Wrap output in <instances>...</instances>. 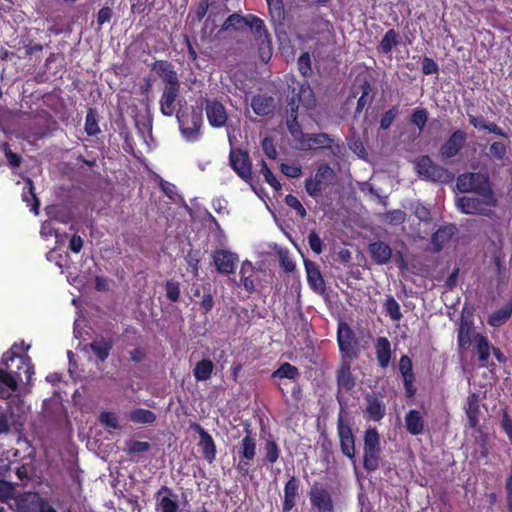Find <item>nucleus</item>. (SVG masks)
I'll return each mask as SVG.
<instances>
[{"label":"nucleus","mask_w":512,"mask_h":512,"mask_svg":"<svg viewBox=\"0 0 512 512\" xmlns=\"http://www.w3.org/2000/svg\"><path fill=\"white\" fill-rule=\"evenodd\" d=\"M213 369V362L209 359H203L195 365L193 375L197 381H206L211 377Z\"/></svg>","instance_id":"nucleus-33"},{"label":"nucleus","mask_w":512,"mask_h":512,"mask_svg":"<svg viewBox=\"0 0 512 512\" xmlns=\"http://www.w3.org/2000/svg\"><path fill=\"white\" fill-rule=\"evenodd\" d=\"M334 141V138L327 133L305 134L297 149L302 151L332 149L333 153H335L333 148Z\"/></svg>","instance_id":"nucleus-10"},{"label":"nucleus","mask_w":512,"mask_h":512,"mask_svg":"<svg viewBox=\"0 0 512 512\" xmlns=\"http://www.w3.org/2000/svg\"><path fill=\"white\" fill-rule=\"evenodd\" d=\"M16 347L17 345L15 343L3 357L4 365L9 371L0 369V385H4L12 392L17 391L19 382L23 381L21 373L19 372L21 368H24L27 382H30L34 374V366L31 362V358L28 355H16L14 352ZM10 396L11 392L0 386V398L8 399Z\"/></svg>","instance_id":"nucleus-1"},{"label":"nucleus","mask_w":512,"mask_h":512,"mask_svg":"<svg viewBox=\"0 0 512 512\" xmlns=\"http://www.w3.org/2000/svg\"><path fill=\"white\" fill-rule=\"evenodd\" d=\"M166 297L170 302H177L180 298V283L173 279L165 283Z\"/></svg>","instance_id":"nucleus-45"},{"label":"nucleus","mask_w":512,"mask_h":512,"mask_svg":"<svg viewBox=\"0 0 512 512\" xmlns=\"http://www.w3.org/2000/svg\"><path fill=\"white\" fill-rule=\"evenodd\" d=\"M99 420L106 427L113 429L120 428L118 418L112 412H102L99 416Z\"/></svg>","instance_id":"nucleus-55"},{"label":"nucleus","mask_w":512,"mask_h":512,"mask_svg":"<svg viewBox=\"0 0 512 512\" xmlns=\"http://www.w3.org/2000/svg\"><path fill=\"white\" fill-rule=\"evenodd\" d=\"M254 267L251 262L245 261L243 262L240 270V284L243 285L245 290L249 293H252L255 290L254 280Z\"/></svg>","instance_id":"nucleus-32"},{"label":"nucleus","mask_w":512,"mask_h":512,"mask_svg":"<svg viewBox=\"0 0 512 512\" xmlns=\"http://www.w3.org/2000/svg\"><path fill=\"white\" fill-rule=\"evenodd\" d=\"M208 122L213 127L224 126V104L217 99L201 98Z\"/></svg>","instance_id":"nucleus-13"},{"label":"nucleus","mask_w":512,"mask_h":512,"mask_svg":"<svg viewBox=\"0 0 512 512\" xmlns=\"http://www.w3.org/2000/svg\"><path fill=\"white\" fill-rule=\"evenodd\" d=\"M83 239L81 236L74 234L69 241V250L75 254L80 253L83 248Z\"/></svg>","instance_id":"nucleus-64"},{"label":"nucleus","mask_w":512,"mask_h":512,"mask_svg":"<svg viewBox=\"0 0 512 512\" xmlns=\"http://www.w3.org/2000/svg\"><path fill=\"white\" fill-rule=\"evenodd\" d=\"M150 443L149 442H144V441H137V440H128L126 442V447L124 449V451L127 453V454H137V453H143V452H147L150 450Z\"/></svg>","instance_id":"nucleus-43"},{"label":"nucleus","mask_w":512,"mask_h":512,"mask_svg":"<svg viewBox=\"0 0 512 512\" xmlns=\"http://www.w3.org/2000/svg\"><path fill=\"white\" fill-rule=\"evenodd\" d=\"M248 30H251L253 33L258 35L259 37H262L264 34H266L264 22L256 16H251V15L249 16Z\"/></svg>","instance_id":"nucleus-50"},{"label":"nucleus","mask_w":512,"mask_h":512,"mask_svg":"<svg viewBox=\"0 0 512 512\" xmlns=\"http://www.w3.org/2000/svg\"><path fill=\"white\" fill-rule=\"evenodd\" d=\"M335 178L334 170L327 164H322L313 177L305 180V190L309 196L316 198L322 190L329 186Z\"/></svg>","instance_id":"nucleus-6"},{"label":"nucleus","mask_w":512,"mask_h":512,"mask_svg":"<svg viewBox=\"0 0 512 512\" xmlns=\"http://www.w3.org/2000/svg\"><path fill=\"white\" fill-rule=\"evenodd\" d=\"M490 155L498 160H502L506 155V146L501 142H494L490 146Z\"/></svg>","instance_id":"nucleus-59"},{"label":"nucleus","mask_w":512,"mask_h":512,"mask_svg":"<svg viewBox=\"0 0 512 512\" xmlns=\"http://www.w3.org/2000/svg\"><path fill=\"white\" fill-rule=\"evenodd\" d=\"M203 107L192 108L190 112L179 110L176 114L180 131L187 141L194 142L200 137L203 123Z\"/></svg>","instance_id":"nucleus-3"},{"label":"nucleus","mask_w":512,"mask_h":512,"mask_svg":"<svg viewBox=\"0 0 512 512\" xmlns=\"http://www.w3.org/2000/svg\"><path fill=\"white\" fill-rule=\"evenodd\" d=\"M280 169L289 178H299L302 175V168L297 164L282 163Z\"/></svg>","instance_id":"nucleus-51"},{"label":"nucleus","mask_w":512,"mask_h":512,"mask_svg":"<svg viewBox=\"0 0 512 512\" xmlns=\"http://www.w3.org/2000/svg\"><path fill=\"white\" fill-rule=\"evenodd\" d=\"M467 139V134L462 130L454 131L451 136L443 143L440 148V155L444 159L456 156L463 148Z\"/></svg>","instance_id":"nucleus-14"},{"label":"nucleus","mask_w":512,"mask_h":512,"mask_svg":"<svg viewBox=\"0 0 512 512\" xmlns=\"http://www.w3.org/2000/svg\"><path fill=\"white\" fill-rule=\"evenodd\" d=\"M364 450H380V438L375 428H369L365 431Z\"/></svg>","instance_id":"nucleus-40"},{"label":"nucleus","mask_w":512,"mask_h":512,"mask_svg":"<svg viewBox=\"0 0 512 512\" xmlns=\"http://www.w3.org/2000/svg\"><path fill=\"white\" fill-rule=\"evenodd\" d=\"M385 308L392 320L397 321L402 317L400 306L393 297H390L386 300Z\"/></svg>","instance_id":"nucleus-48"},{"label":"nucleus","mask_w":512,"mask_h":512,"mask_svg":"<svg viewBox=\"0 0 512 512\" xmlns=\"http://www.w3.org/2000/svg\"><path fill=\"white\" fill-rule=\"evenodd\" d=\"M299 375V371L298 369L289 364V363H284L282 364L273 374L272 376L273 377H277V378H280V379H295L297 376Z\"/></svg>","instance_id":"nucleus-42"},{"label":"nucleus","mask_w":512,"mask_h":512,"mask_svg":"<svg viewBox=\"0 0 512 512\" xmlns=\"http://www.w3.org/2000/svg\"><path fill=\"white\" fill-rule=\"evenodd\" d=\"M288 105L290 107V112L287 118V127L296 143V148H298L300 141H302L306 133H303L301 131L300 126L297 122V107L295 106L294 98H292L291 101H289Z\"/></svg>","instance_id":"nucleus-23"},{"label":"nucleus","mask_w":512,"mask_h":512,"mask_svg":"<svg viewBox=\"0 0 512 512\" xmlns=\"http://www.w3.org/2000/svg\"><path fill=\"white\" fill-rule=\"evenodd\" d=\"M337 432L340 440V447L342 453L349 459H355V441L351 427L344 422L343 416L340 413L337 422Z\"/></svg>","instance_id":"nucleus-9"},{"label":"nucleus","mask_w":512,"mask_h":512,"mask_svg":"<svg viewBox=\"0 0 512 512\" xmlns=\"http://www.w3.org/2000/svg\"><path fill=\"white\" fill-rule=\"evenodd\" d=\"M299 481L296 477L292 476L287 481L284 487V498H283V512H289L296 505V499L298 497Z\"/></svg>","instance_id":"nucleus-21"},{"label":"nucleus","mask_w":512,"mask_h":512,"mask_svg":"<svg viewBox=\"0 0 512 512\" xmlns=\"http://www.w3.org/2000/svg\"><path fill=\"white\" fill-rule=\"evenodd\" d=\"M308 243L311 248V250L316 253L320 254L323 251V242L319 235L315 231H311L308 235Z\"/></svg>","instance_id":"nucleus-56"},{"label":"nucleus","mask_w":512,"mask_h":512,"mask_svg":"<svg viewBox=\"0 0 512 512\" xmlns=\"http://www.w3.org/2000/svg\"><path fill=\"white\" fill-rule=\"evenodd\" d=\"M216 0H202L197 9L199 19L203 18L208 10L215 4ZM204 33L214 39H222L224 34V16L221 13H213L211 10L204 23Z\"/></svg>","instance_id":"nucleus-4"},{"label":"nucleus","mask_w":512,"mask_h":512,"mask_svg":"<svg viewBox=\"0 0 512 512\" xmlns=\"http://www.w3.org/2000/svg\"><path fill=\"white\" fill-rule=\"evenodd\" d=\"M230 165L239 177H241L245 182L250 183L252 180V167L247 152L239 149H231Z\"/></svg>","instance_id":"nucleus-8"},{"label":"nucleus","mask_w":512,"mask_h":512,"mask_svg":"<svg viewBox=\"0 0 512 512\" xmlns=\"http://www.w3.org/2000/svg\"><path fill=\"white\" fill-rule=\"evenodd\" d=\"M151 70L162 80L165 84L164 87L180 86L178 74L171 62L167 60H156L152 63Z\"/></svg>","instance_id":"nucleus-11"},{"label":"nucleus","mask_w":512,"mask_h":512,"mask_svg":"<svg viewBox=\"0 0 512 512\" xmlns=\"http://www.w3.org/2000/svg\"><path fill=\"white\" fill-rule=\"evenodd\" d=\"M424 413L420 410H410L405 415V427L411 435H420L424 431Z\"/></svg>","instance_id":"nucleus-22"},{"label":"nucleus","mask_w":512,"mask_h":512,"mask_svg":"<svg viewBox=\"0 0 512 512\" xmlns=\"http://www.w3.org/2000/svg\"><path fill=\"white\" fill-rule=\"evenodd\" d=\"M262 149L268 158L276 159L277 150H276L273 140L271 138L266 137L263 139Z\"/></svg>","instance_id":"nucleus-58"},{"label":"nucleus","mask_w":512,"mask_h":512,"mask_svg":"<svg viewBox=\"0 0 512 512\" xmlns=\"http://www.w3.org/2000/svg\"><path fill=\"white\" fill-rule=\"evenodd\" d=\"M368 250L373 261L379 265L388 263L392 257L391 247L383 241L370 243Z\"/></svg>","instance_id":"nucleus-19"},{"label":"nucleus","mask_w":512,"mask_h":512,"mask_svg":"<svg viewBox=\"0 0 512 512\" xmlns=\"http://www.w3.org/2000/svg\"><path fill=\"white\" fill-rule=\"evenodd\" d=\"M376 357L382 368L389 365L391 359V345L386 337H379L375 343Z\"/></svg>","instance_id":"nucleus-28"},{"label":"nucleus","mask_w":512,"mask_h":512,"mask_svg":"<svg viewBox=\"0 0 512 512\" xmlns=\"http://www.w3.org/2000/svg\"><path fill=\"white\" fill-rule=\"evenodd\" d=\"M192 428L200 435L199 447L204 457L212 460L215 457V445L212 437L199 424H194Z\"/></svg>","instance_id":"nucleus-24"},{"label":"nucleus","mask_w":512,"mask_h":512,"mask_svg":"<svg viewBox=\"0 0 512 512\" xmlns=\"http://www.w3.org/2000/svg\"><path fill=\"white\" fill-rule=\"evenodd\" d=\"M474 333L471 322L462 320L458 330V343L459 347L466 349L469 348L471 343L474 342Z\"/></svg>","instance_id":"nucleus-30"},{"label":"nucleus","mask_w":512,"mask_h":512,"mask_svg":"<svg viewBox=\"0 0 512 512\" xmlns=\"http://www.w3.org/2000/svg\"><path fill=\"white\" fill-rule=\"evenodd\" d=\"M399 370L403 378H408V380H410L411 376H414L412 371V362L408 356L403 355L400 358Z\"/></svg>","instance_id":"nucleus-54"},{"label":"nucleus","mask_w":512,"mask_h":512,"mask_svg":"<svg viewBox=\"0 0 512 512\" xmlns=\"http://www.w3.org/2000/svg\"><path fill=\"white\" fill-rule=\"evenodd\" d=\"M337 338L341 351L349 354L352 350L353 332L347 324H339Z\"/></svg>","instance_id":"nucleus-31"},{"label":"nucleus","mask_w":512,"mask_h":512,"mask_svg":"<svg viewBox=\"0 0 512 512\" xmlns=\"http://www.w3.org/2000/svg\"><path fill=\"white\" fill-rule=\"evenodd\" d=\"M511 313L512 304L507 303L504 307L490 315L488 323L493 327H499L507 321V319L511 316Z\"/></svg>","instance_id":"nucleus-35"},{"label":"nucleus","mask_w":512,"mask_h":512,"mask_svg":"<svg viewBox=\"0 0 512 512\" xmlns=\"http://www.w3.org/2000/svg\"><path fill=\"white\" fill-rule=\"evenodd\" d=\"M338 384L340 387L350 390L354 386V381L351 378L349 371H342L338 377Z\"/></svg>","instance_id":"nucleus-60"},{"label":"nucleus","mask_w":512,"mask_h":512,"mask_svg":"<svg viewBox=\"0 0 512 512\" xmlns=\"http://www.w3.org/2000/svg\"><path fill=\"white\" fill-rule=\"evenodd\" d=\"M261 173L264 176L265 181L276 191H280L282 186L280 182L277 180L272 171L268 168L265 161L261 162Z\"/></svg>","instance_id":"nucleus-46"},{"label":"nucleus","mask_w":512,"mask_h":512,"mask_svg":"<svg viewBox=\"0 0 512 512\" xmlns=\"http://www.w3.org/2000/svg\"><path fill=\"white\" fill-rule=\"evenodd\" d=\"M129 419L134 423L152 424L156 420V415L150 410L137 408L130 413Z\"/></svg>","instance_id":"nucleus-36"},{"label":"nucleus","mask_w":512,"mask_h":512,"mask_svg":"<svg viewBox=\"0 0 512 512\" xmlns=\"http://www.w3.org/2000/svg\"><path fill=\"white\" fill-rule=\"evenodd\" d=\"M84 130L88 136H96L101 132L96 111L92 108H89L87 111Z\"/></svg>","instance_id":"nucleus-38"},{"label":"nucleus","mask_w":512,"mask_h":512,"mask_svg":"<svg viewBox=\"0 0 512 512\" xmlns=\"http://www.w3.org/2000/svg\"><path fill=\"white\" fill-rule=\"evenodd\" d=\"M406 219V213L402 210L388 211L384 214L383 220L391 225L402 224Z\"/></svg>","instance_id":"nucleus-47"},{"label":"nucleus","mask_w":512,"mask_h":512,"mask_svg":"<svg viewBox=\"0 0 512 512\" xmlns=\"http://www.w3.org/2000/svg\"><path fill=\"white\" fill-rule=\"evenodd\" d=\"M1 150L2 152L4 153L5 155V158L8 162V165L11 167V168H18L21 163H22V157L17 154V153H14L11 149H10V146L7 142H4L1 144Z\"/></svg>","instance_id":"nucleus-44"},{"label":"nucleus","mask_w":512,"mask_h":512,"mask_svg":"<svg viewBox=\"0 0 512 512\" xmlns=\"http://www.w3.org/2000/svg\"><path fill=\"white\" fill-rule=\"evenodd\" d=\"M415 166L420 176L433 182L448 183L454 178V175L449 170L435 164L429 156L418 158Z\"/></svg>","instance_id":"nucleus-5"},{"label":"nucleus","mask_w":512,"mask_h":512,"mask_svg":"<svg viewBox=\"0 0 512 512\" xmlns=\"http://www.w3.org/2000/svg\"><path fill=\"white\" fill-rule=\"evenodd\" d=\"M366 402L367 417L373 421H380L385 415V406L382 401L373 395H367Z\"/></svg>","instance_id":"nucleus-27"},{"label":"nucleus","mask_w":512,"mask_h":512,"mask_svg":"<svg viewBox=\"0 0 512 512\" xmlns=\"http://www.w3.org/2000/svg\"><path fill=\"white\" fill-rule=\"evenodd\" d=\"M496 203L497 200L493 192L478 193L474 196H463L456 201V205L461 212L484 216H490Z\"/></svg>","instance_id":"nucleus-2"},{"label":"nucleus","mask_w":512,"mask_h":512,"mask_svg":"<svg viewBox=\"0 0 512 512\" xmlns=\"http://www.w3.org/2000/svg\"><path fill=\"white\" fill-rule=\"evenodd\" d=\"M251 107L259 116H266L273 111L274 99L270 96L258 95L252 99Z\"/></svg>","instance_id":"nucleus-29"},{"label":"nucleus","mask_w":512,"mask_h":512,"mask_svg":"<svg viewBox=\"0 0 512 512\" xmlns=\"http://www.w3.org/2000/svg\"><path fill=\"white\" fill-rule=\"evenodd\" d=\"M305 270L307 281L310 287L317 293H323L325 290V282L316 263L305 260Z\"/></svg>","instance_id":"nucleus-20"},{"label":"nucleus","mask_w":512,"mask_h":512,"mask_svg":"<svg viewBox=\"0 0 512 512\" xmlns=\"http://www.w3.org/2000/svg\"><path fill=\"white\" fill-rule=\"evenodd\" d=\"M309 497L312 512H334L331 494L325 488L314 486L309 493Z\"/></svg>","instance_id":"nucleus-12"},{"label":"nucleus","mask_w":512,"mask_h":512,"mask_svg":"<svg viewBox=\"0 0 512 512\" xmlns=\"http://www.w3.org/2000/svg\"><path fill=\"white\" fill-rule=\"evenodd\" d=\"M239 456L240 461L238 463V470L242 474L248 473L249 470V464L248 462L252 460L256 453V444L255 440L252 439L250 436H246L242 439L241 445L239 447Z\"/></svg>","instance_id":"nucleus-15"},{"label":"nucleus","mask_w":512,"mask_h":512,"mask_svg":"<svg viewBox=\"0 0 512 512\" xmlns=\"http://www.w3.org/2000/svg\"><path fill=\"white\" fill-rule=\"evenodd\" d=\"M422 71L425 75H431L438 72V65L434 60L424 57L422 62Z\"/></svg>","instance_id":"nucleus-61"},{"label":"nucleus","mask_w":512,"mask_h":512,"mask_svg":"<svg viewBox=\"0 0 512 512\" xmlns=\"http://www.w3.org/2000/svg\"><path fill=\"white\" fill-rule=\"evenodd\" d=\"M248 19L249 16L244 17L239 14H232L226 18V30L231 27L240 31L248 30Z\"/></svg>","instance_id":"nucleus-41"},{"label":"nucleus","mask_w":512,"mask_h":512,"mask_svg":"<svg viewBox=\"0 0 512 512\" xmlns=\"http://www.w3.org/2000/svg\"><path fill=\"white\" fill-rule=\"evenodd\" d=\"M293 95L290 100L294 98L295 103L298 102L302 104L306 109H312L316 105V99L312 89L309 84L305 81L303 83H298L297 86H292ZM298 108V106L295 104Z\"/></svg>","instance_id":"nucleus-16"},{"label":"nucleus","mask_w":512,"mask_h":512,"mask_svg":"<svg viewBox=\"0 0 512 512\" xmlns=\"http://www.w3.org/2000/svg\"><path fill=\"white\" fill-rule=\"evenodd\" d=\"M114 346V341L111 338H96L90 343V349L100 362H104L110 354Z\"/></svg>","instance_id":"nucleus-25"},{"label":"nucleus","mask_w":512,"mask_h":512,"mask_svg":"<svg viewBox=\"0 0 512 512\" xmlns=\"http://www.w3.org/2000/svg\"><path fill=\"white\" fill-rule=\"evenodd\" d=\"M180 94V86L164 87L159 104L164 116L171 117L176 110V100Z\"/></svg>","instance_id":"nucleus-18"},{"label":"nucleus","mask_w":512,"mask_h":512,"mask_svg":"<svg viewBox=\"0 0 512 512\" xmlns=\"http://www.w3.org/2000/svg\"><path fill=\"white\" fill-rule=\"evenodd\" d=\"M266 459L270 463H275L279 458V448L274 440L268 439L265 444Z\"/></svg>","instance_id":"nucleus-49"},{"label":"nucleus","mask_w":512,"mask_h":512,"mask_svg":"<svg viewBox=\"0 0 512 512\" xmlns=\"http://www.w3.org/2000/svg\"><path fill=\"white\" fill-rule=\"evenodd\" d=\"M396 113H397V111L395 108L390 109L387 112H385V114L381 118L380 127L382 129L389 128L396 117Z\"/></svg>","instance_id":"nucleus-63"},{"label":"nucleus","mask_w":512,"mask_h":512,"mask_svg":"<svg viewBox=\"0 0 512 512\" xmlns=\"http://www.w3.org/2000/svg\"><path fill=\"white\" fill-rule=\"evenodd\" d=\"M475 433L477 434L475 436V438H476V443L480 448V454H481V456L485 457L488 453V449H487V445H486L487 435L482 433V431H480V430H476Z\"/></svg>","instance_id":"nucleus-62"},{"label":"nucleus","mask_w":512,"mask_h":512,"mask_svg":"<svg viewBox=\"0 0 512 512\" xmlns=\"http://www.w3.org/2000/svg\"><path fill=\"white\" fill-rule=\"evenodd\" d=\"M285 203L299 214L300 217L304 218L307 215L306 209L301 204V202L298 200V198L294 195H287L285 197Z\"/></svg>","instance_id":"nucleus-52"},{"label":"nucleus","mask_w":512,"mask_h":512,"mask_svg":"<svg viewBox=\"0 0 512 512\" xmlns=\"http://www.w3.org/2000/svg\"><path fill=\"white\" fill-rule=\"evenodd\" d=\"M272 17L280 19L283 15L282 0H266Z\"/></svg>","instance_id":"nucleus-57"},{"label":"nucleus","mask_w":512,"mask_h":512,"mask_svg":"<svg viewBox=\"0 0 512 512\" xmlns=\"http://www.w3.org/2000/svg\"><path fill=\"white\" fill-rule=\"evenodd\" d=\"M380 464V450H364L363 465L369 471H374Z\"/></svg>","instance_id":"nucleus-39"},{"label":"nucleus","mask_w":512,"mask_h":512,"mask_svg":"<svg viewBox=\"0 0 512 512\" xmlns=\"http://www.w3.org/2000/svg\"><path fill=\"white\" fill-rule=\"evenodd\" d=\"M465 413L467 416L466 427L475 429L479 423V397L475 393L468 396Z\"/></svg>","instance_id":"nucleus-26"},{"label":"nucleus","mask_w":512,"mask_h":512,"mask_svg":"<svg viewBox=\"0 0 512 512\" xmlns=\"http://www.w3.org/2000/svg\"><path fill=\"white\" fill-rule=\"evenodd\" d=\"M474 343L476 345L479 361L483 366L486 365L487 360L490 356V345L488 340L481 334H476L474 336Z\"/></svg>","instance_id":"nucleus-34"},{"label":"nucleus","mask_w":512,"mask_h":512,"mask_svg":"<svg viewBox=\"0 0 512 512\" xmlns=\"http://www.w3.org/2000/svg\"><path fill=\"white\" fill-rule=\"evenodd\" d=\"M399 43V35L398 33L390 29L383 36L382 40L379 43V50L382 53L388 54L391 52L392 48Z\"/></svg>","instance_id":"nucleus-37"},{"label":"nucleus","mask_w":512,"mask_h":512,"mask_svg":"<svg viewBox=\"0 0 512 512\" xmlns=\"http://www.w3.org/2000/svg\"><path fill=\"white\" fill-rule=\"evenodd\" d=\"M457 188L461 192H492L489 178L482 173H465L457 178Z\"/></svg>","instance_id":"nucleus-7"},{"label":"nucleus","mask_w":512,"mask_h":512,"mask_svg":"<svg viewBox=\"0 0 512 512\" xmlns=\"http://www.w3.org/2000/svg\"><path fill=\"white\" fill-rule=\"evenodd\" d=\"M428 119V113L425 109H416L414 110L411 116V122L415 124L419 130H422L426 125Z\"/></svg>","instance_id":"nucleus-53"},{"label":"nucleus","mask_w":512,"mask_h":512,"mask_svg":"<svg viewBox=\"0 0 512 512\" xmlns=\"http://www.w3.org/2000/svg\"><path fill=\"white\" fill-rule=\"evenodd\" d=\"M157 510L161 512H177L178 498L167 486H162L157 492Z\"/></svg>","instance_id":"nucleus-17"}]
</instances>
